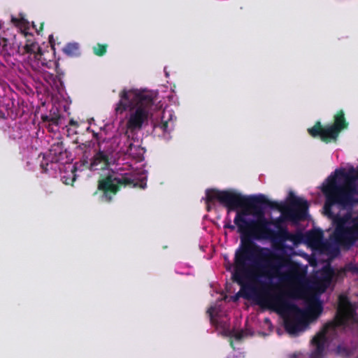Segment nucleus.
I'll use <instances>...</instances> for the list:
<instances>
[{
	"mask_svg": "<svg viewBox=\"0 0 358 358\" xmlns=\"http://www.w3.org/2000/svg\"><path fill=\"white\" fill-rule=\"evenodd\" d=\"M296 269V265L289 256L275 254L268 248L253 243L243 244L234 255L231 278L241 288L233 296V301L240 297L251 299L266 294L271 283L262 280V275L288 280Z\"/></svg>",
	"mask_w": 358,
	"mask_h": 358,
	"instance_id": "1",
	"label": "nucleus"
},
{
	"mask_svg": "<svg viewBox=\"0 0 358 358\" xmlns=\"http://www.w3.org/2000/svg\"><path fill=\"white\" fill-rule=\"evenodd\" d=\"M217 200L227 208V213L236 211L234 220H243L249 215L262 216L266 208L281 212L287 220L293 222L303 221L308 216L309 204L302 198L290 192L287 203H278L268 199L265 195L245 196L232 189L219 190L208 189L206 191V201L208 204Z\"/></svg>",
	"mask_w": 358,
	"mask_h": 358,
	"instance_id": "2",
	"label": "nucleus"
},
{
	"mask_svg": "<svg viewBox=\"0 0 358 358\" xmlns=\"http://www.w3.org/2000/svg\"><path fill=\"white\" fill-rule=\"evenodd\" d=\"M357 180L358 172L354 169L348 172L336 169L327 177L321 188L325 196L324 211L326 215H333L332 207L334 206L346 209L358 203V199H355L358 194Z\"/></svg>",
	"mask_w": 358,
	"mask_h": 358,
	"instance_id": "3",
	"label": "nucleus"
},
{
	"mask_svg": "<svg viewBox=\"0 0 358 358\" xmlns=\"http://www.w3.org/2000/svg\"><path fill=\"white\" fill-rule=\"evenodd\" d=\"M120 101L116 104L115 110L117 114H122L127 109L131 112L127 122L130 131H138L142 129L152 114L154 106L152 96L145 92L138 90H122L120 94Z\"/></svg>",
	"mask_w": 358,
	"mask_h": 358,
	"instance_id": "4",
	"label": "nucleus"
},
{
	"mask_svg": "<svg viewBox=\"0 0 358 358\" xmlns=\"http://www.w3.org/2000/svg\"><path fill=\"white\" fill-rule=\"evenodd\" d=\"M351 330L358 335V315H335L334 319L324 324L313 336L312 345L315 349L310 352L312 358H322L325 352L328 340H334L340 331Z\"/></svg>",
	"mask_w": 358,
	"mask_h": 358,
	"instance_id": "5",
	"label": "nucleus"
},
{
	"mask_svg": "<svg viewBox=\"0 0 358 358\" xmlns=\"http://www.w3.org/2000/svg\"><path fill=\"white\" fill-rule=\"evenodd\" d=\"M122 186L139 187L144 189L146 187V179L143 178L140 181H136L129 173H109L98 181V189L102 192L101 200L106 202L112 201L114 196Z\"/></svg>",
	"mask_w": 358,
	"mask_h": 358,
	"instance_id": "6",
	"label": "nucleus"
},
{
	"mask_svg": "<svg viewBox=\"0 0 358 358\" xmlns=\"http://www.w3.org/2000/svg\"><path fill=\"white\" fill-rule=\"evenodd\" d=\"M1 53L4 56L33 55L36 60H40L43 55L42 49L38 43L31 38H27L24 45H21L16 35L8 38L0 35Z\"/></svg>",
	"mask_w": 358,
	"mask_h": 358,
	"instance_id": "7",
	"label": "nucleus"
},
{
	"mask_svg": "<svg viewBox=\"0 0 358 358\" xmlns=\"http://www.w3.org/2000/svg\"><path fill=\"white\" fill-rule=\"evenodd\" d=\"M271 222L265 217V215L259 217V222L254 229V232L251 238L241 237V245L236 250H239L243 244L253 243L255 245L260 247L254 242V240H271L275 248L279 249L277 241H283L287 238V232L284 230L276 231L270 227Z\"/></svg>",
	"mask_w": 358,
	"mask_h": 358,
	"instance_id": "8",
	"label": "nucleus"
},
{
	"mask_svg": "<svg viewBox=\"0 0 358 358\" xmlns=\"http://www.w3.org/2000/svg\"><path fill=\"white\" fill-rule=\"evenodd\" d=\"M209 321L211 324L215 327L216 330L220 331L225 336L234 338L237 341H241L246 337L252 336L255 335V331L252 330L251 327L248 326L249 320H254L257 315H250V317H246L245 320V329L236 331L231 329L229 324V319L227 315H208Z\"/></svg>",
	"mask_w": 358,
	"mask_h": 358,
	"instance_id": "9",
	"label": "nucleus"
},
{
	"mask_svg": "<svg viewBox=\"0 0 358 358\" xmlns=\"http://www.w3.org/2000/svg\"><path fill=\"white\" fill-rule=\"evenodd\" d=\"M329 217V215H327ZM329 217L333 218V222L335 225V229L331 236L334 243L343 248H349L352 246L357 239L353 232L351 226H348L350 219V215H345L340 216L338 215Z\"/></svg>",
	"mask_w": 358,
	"mask_h": 358,
	"instance_id": "10",
	"label": "nucleus"
},
{
	"mask_svg": "<svg viewBox=\"0 0 358 358\" xmlns=\"http://www.w3.org/2000/svg\"><path fill=\"white\" fill-rule=\"evenodd\" d=\"M321 315H280L286 333L296 337L306 331L309 325L315 322Z\"/></svg>",
	"mask_w": 358,
	"mask_h": 358,
	"instance_id": "11",
	"label": "nucleus"
},
{
	"mask_svg": "<svg viewBox=\"0 0 358 358\" xmlns=\"http://www.w3.org/2000/svg\"><path fill=\"white\" fill-rule=\"evenodd\" d=\"M308 132L312 137H319L326 143L336 141L341 133L331 124L323 127L320 121L316 122L313 127L308 128Z\"/></svg>",
	"mask_w": 358,
	"mask_h": 358,
	"instance_id": "12",
	"label": "nucleus"
},
{
	"mask_svg": "<svg viewBox=\"0 0 358 358\" xmlns=\"http://www.w3.org/2000/svg\"><path fill=\"white\" fill-rule=\"evenodd\" d=\"M255 217H257L256 220H248L247 218H243V220L242 221H236V220H234L235 225L231 224V220L229 219L228 220L225 221L224 228L229 229L231 231H234L236 229L235 226H236L238 232L243 235L242 237L251 238L252 233L254 232V229L255 228L256 225H257L259 222V216Z\"/></svg>",
	"mask_w": 358,
	"mask_h": 358,
	"instance_id": "13",
	"label": "nucleus"
},
{
	"mask_svg": "<svg viewBox=\"0 0 358 358\" xmlns=\"http://www.w3.org/2000/svg\"><path fill=\"white\" fill-rule=\"evenodd\" d=\"M114 161L111 152L99 150L92 157L90 169L92 171L103 170L113 164Z\"/></svg>",
	"mask_w": 358,
	"mask_h": 358,
	"instance_id": "14",
	"label": "nucleus"
},
{
	"mask_svg": "<svg viewBox=\"0 0 358 358\" xmlns=\"http://www.w3.org/2000/svg\"><path fill=\"white\" fill-rule=\"evenodd\" d=\"M270 222H271V224L274 225L275 227V228L278 229L277 231H280V230H284L287 234V238H285L283 241H277V242L278 243V246H279V250H283L284 249L287 248V246L286 245H285V243L287 241H292L295 244L301 242V238H302L301 234H293L289 232L287 228L286 227H283L282 225V220L280 218H278V219L271 220Z\"/></svg>",
	"mask_w": 358,
	"mask_h": 358,
	"instance_id": "15",
	"label": "nucleus"
},
{
	"mask_svg": "<svg viewBox=\"0 0 358 358\" xmlns=\"http://www.w3.org/2000/svg\"><path fill=\"white\" fill-rule=\"evenodd\" d=\"M335 275L334 271L330 266L327 267V271L324 273L322 279H315L312 282V287L319 291L324 292L331 284L334 276Z\"/></svg>",
	"mask_w": 358,
	"mask_h": 358,
	"instance_id": "16",
	"label": "nucleus"
},
{
	"mask_svg": "<svg viewBox=\"0 0 358 358\" xmlns=\"http://www.w3.org/2000/svg\"><path fill=\"white\" fill-rule=\"evenodd\" d=\"M323 308L321 302L317 297H313L308 305L306 310H301L296 305L292 304V312L291 313H322ZM276 313H287L277 310Z\"/></svg>",
	"mask_w": 358,
	"mask_h": 358,
	"instance_id": "17",
	"label": "nucleus"
},
{
	"mask_svg": "<svg viewBox=\"0 0 358 358\" xmlns=\"http://www.w3.org/2000/svg\"><path fill=\"white\" fill-rule=\"evenodd\" d=\"M356 304L352 303L346 294H341L338 296L335 313H356Z\"/></svg>",
	"mask_w": 358,
	"mask_h": 358,
	"instance_id": "18",
	"label": "nucleus"
},
{
	"mask_svg": "<svg viewBox=\"0 0 358 358\" xmlns=\"http://www.w3.org/2000/svg\"><path fill=\"white\" fill-rule=\"evenodd\" d=\"M66 155L64 143L62 141L54 143L49 150V157L51 162H60L64 159V156Z\"/></svg>",
	"mask_w": 358,
	"mask_h": 358,
	"instance_id": "19",
	"label": "nucleus"
},
{
	"mask_svg": "<svg viewBox=\"0 0 358 358\" xmlns=\"http://www.w3.org/2000/svg\"><path fill=\"white\" fill-rule=\"evenodd\" d=\"M306 241L311 246L321 244L323 238V231L320 229H313L308 231L305 236Z\"/></svg>",
	"mask_w": 358,
	"mask_h": 358,
	"instance_id": "20",
	"label": "nucleus"
},
{
	"mask_svg": "<svg viewBox=\"0 0 358 358\" xmlns=\"http://www.w3.org/2000/svg\"><path fill=\"white\" fill-rule=\"evenodd\" d=\"M331 125L338 129L339 132L346 129L349 123L345 117V113L343 110H339L334 116V122Z\"/></svg>",
	"mask_w": 358,
	"mask_h": 358,
	"instance_id": "21",
	"label": "nucleus"
},
{
	"mask_svg": "<svg viewBox=\"0 0 358 358\" xmlns=\"http://www.w3.org/2000/svg\"><path fill=\"white\" fill-rule=\"evenodd\" d=\"M63 52L68 57H77L80 55V45L78 43H69L62 48Z\"/></svg>",
	"mask_w": 358,
	"mask_h": 358,
	"instance_id": "22",
	"label": "nucleus"
},
{
	"mask_svg": "<svg viewBox=\"0 0 358 358\" xmlns=\"http://www.w3.org/2000/svg\"><path fill=\"white\" fill-rule=\"evenodd\" d=\"M261 328L263 329V330L268 331V333L264 332V331H257L258 335H260L262 336H266L269 334L273 330V326H272L271 320L268 317L264 318L263 322H262L261 324Z\"/></svg>",
	"mask_w": 358,
	"mask_h": 358,
	"instance_id": "23",
	"label": "nucleus"
},
{
	"mask_svg": "<svg viewBox=\"0 0 358 358\" xmlns=\"http://www.w3.org/2000/svg\"><path fill=\"white\" fill-rule=\"evenodd\" d=\"M348 272L353 275H358V265L353 262H350L341 268V273L343 274H346Z\"/></svg>",
	"mask_w": 358,
	"mask_h": 358,
	"instance_id": "24",
	"label": "nucleus"
},
{
	"mask_svg": "<svg viewBox=\"0 0 358 358\" xmlns=\"http://www.w3.org/2000/svg\"><path fill=\"white\" fill-rule=\"evenodd\" d=\"M107 48V44L97 43L96 45L93 48V52L95 55L102 57L106 53Z\"/></svg>",
	"mask_w": 358,
	"mask_h": 358,
	"instance_id": "25",
	"label": "nucleus"
},
{
	"mask_svg": "<svg viewBox=\"0 0 358 358\" xmlns=\"http://www.w3.org/2000/svg\"><path fill=\"white\" fill-rule=\"evenodd\" d=\"M336 353L345 358L350 357L351 355L350 350L348 348L341 345L336 348Z\"/></svg>",
	"mask_w": 358,
	"mask_h": 358,
	"instance_id": "26",
	"label": "nucleus"
},
{
	"mask_svg": "<svg viewBox=\"0 0 358 358\" xmlns=\"http://www.w3.org/2000/svg\"><path fill=\"white\" fill-rule=\"evenodd\" d=\"M11 22L15 26L19 27H24L28 23L22 16L20 18L12 16Z\"/></svg>",
	"mask_w": 358,
	"mask_h": 358,
	"instance_id": "27",
	"label": "nucleus"
},
{
	"mask_svg": "<svg viewBox=\"0 0 358 358\" xmlns=\"http://www.w3.org/2000/svg\"><path fill=\"white\" fill-rule=\"evenodd\" d=\"M351 220V227L353 230V232L358 241V216L352 217Z\"/></svg>",
	"mask_w": 358,
	"mask_h": 358,
	"instance_id": "28",
	"label": "nucleus"
},
{
	"mask_svg": "<svg viewBox=\"0 0 358 358\" xmlns=\"http://www.w3.org/2000/svg\"><path fill=\"white\" fill-rule=\"evenodd\" d=\"M162 119H164V116L162 117ZM168 121L162 120V122L155 125V127L159 128L163 132H166L168 129Z\"/></svg>",
	"mask_w": 358,
	"mask_h": 358,
	"instance_id": "29",
	"label": "nucleus"
},
{
	"mask_svg": "<svg viewBox=\"0 0 358 358\" xmlns=\"http://www.w3.org/2000/svg\"><path fill=\"white\" fill-rule=\"evenodd\" d=\"M59 120H60V118H59V116L52 117H50V118L48 117H46L45 118H43L44 121L48 120L52 124H54V125H58Z\"/></svg>",
	"mask_w": 358,
	"mask_h": 358,
	"instance_id": "30",
	"label": "nucleus"
},
{
	"mask_svg": "<svg viewBox=\"0 0 358 358\" xmlns=\"http://www.w3.org/2000/svg\"><path fill=\"white\" fill-rule=\"evenodd\" d=\"M48 162H46L45 164L42 162L41 164V168L43 172L46 173L48 171Z\"/></svg>",
	"mask_w": 358,
	"mask_h": 358,
	"instance_id": "31",
	"label": "nucleus"
},
{
	"mask_svg": "<svg viewBox=\"0 0 358 358\" xmlns=\"http://www.w3.org/2000/svg\"><path fill=\"white\" fill-rule=\"evenodd\" d=\"M55 69H56V71L58 74L59 75H62L63 73L62 72H60V69H59V64L57 62L55 63Z\"/></svg>",
	"mask_w": 358,
	"mask_h": 358,
	"instance_id": "32",
	"label": "nucleus"
},
{
	"mask_svg": "<svg viewBox=\"0 0 358 358\" xmlns=\"http://www.w3.org/2000/svg\"><path fill=\"white\" fill-rule=\"evenodd\" d=\"M43 22L41 23V25H40V27L38 29L36 28V31L39 34L40 32L43 31Z\"/></svg>",
	"mask_w": 358,
	"mask_h": 358,
	"instance_id": "33",
	"label": "nucleus"
},
{
	"mask_svg": "<svg viewBox=\"0 0 358 358\" xmlns=\"http://www.w3.org/2000/svg\"><path fill=\"white\" fill-rule=\"evenodd\" d=\"M346 274H343L341 273V269L338 271L336 275L338 278H343L344 276H345Z\"/></svg>",
	"mask_w": 358,
	"mask_h": 358,
	"instance_id": "34",
	"label": "nucleus"
},
{
	"mask_svg": "<svg viewBox=\"0 0 358 358\" xmlns=\"http://www.w3.org/2000/svg\"><path fill=\"white\" fill-rule=\"evenodd\" d=\"M69 124H70L71 125H73V126H76V127H77V126H78V122H76V121H74V120H70Z\"/></svg>",
	"mask_w": 358,
	"mask_h": 358,
	"instance_id": "35",
	"label": "nucleus"
},
{
	"mask_svg": "<svg viewBox=\"0 0 358 358\" xmlns=\"http://www.w3.org/2000/svg\"><path fill=\"white\" fill-rule=\"evenodd\" d=\"M93 136L96 140L99 141V134L94 132Z\"/></svg>",
	"mask_w": 358,
	"mask_h": 358,
	"instance_id": "36",
	"label": "nucleus"
},
{
	"mask_svg": "<svg viewBox=\"0 0 358 358\" xmlns=\"http://www.w3.org/2000/svg\"><path fill=\"white\" fill-rule=\"evenodd\" d=\"M22 37H26L27 36V33L26 32H21L20 34Z\"/></svg>",
	"mask_w": 358,
	"mask_h": 358,
	"instance_id": "37",
	"label": "nucleus"
},
{
	"mask_svg": "<svg viewBox=\"0 0 358 358\" xmlns=\"http://www.w3.org/2000/svg\"><path fill=\"white\" fill-rule=\"evenodd\" d=\"M45 193H46V194H50L53 193V191L52 189H50V190L45 189Z\"/></svg>",
	"mask_w": 358,
	"mask_h": 358,
	"instance_id": "38",
	"label": "nucleus"
},
{
	"mask_svg": "<svg viewBox=\"0 0 358 358\" xmlns=\"http://www.w3.org/2000/svg\"><path fill=\"white\" fill-rule=\"evenodd\" d=\"M206 313H208V314L213 313V310H212L211 308H209V309L206 311Z\"/></svg>",
	"mask_w": 358,
	"mask_h": 358,
	"instance_id": "39",
	"label": "nucleus"
},
{
	"mask_svg": "<svg viewBox=\"0 0 358 358\" xmlns=\"http://www.w3.org/2000/svg\"><path fill=\"white\" fill-rule=\"evenodd\" d=\"M275 298L276 300H280V296H276Z\"/></svg>",
	"mask_w": 358,
	"mask_h": 358,
	"instance_id": "40",
	"label": "nucleus"
},
{
	"mask_svg": "<svg viewBox=\"0 0 358 358\" xmlns=\"http://www.w3.org/2000/svg\"><path fill=\"white\" fill-rule=\"evenodd\" d=\"M210 206L208 205V206H207V211H210Z\"/></svg>",
	"mask_w": 358,
	"mask_h": 358,
	"instance_id": "41",
	"label": "nucleus"
},
{
	"mask_svg": "<svg viewBox=\"0 0 358 358\" xmlns=\"http://www.w3.org/2000/svg\"><path fill=\"white\" fill-rule=\"evenodd\" d=\"M51 38H52V37H50V43H52Z\"/></svg>",
	"mask_w": 358,
	"mask_h": 358,
	"instance_id": "42",
	"label": "nucleus"
}]
</instances>
